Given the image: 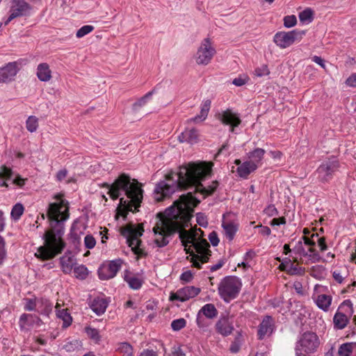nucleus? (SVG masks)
<instances>
[{"mask_svg":"<svg viewBox=\"0 0 356 356\" xmlns=\"http://www.w3.org/2000/svg\"><path fill=\"white\" fill-rule=\"evenodd\" d=\"M191 200L184 195L180 200L165 211V217L161 218L154 227V243L158 248H163L170 242V236L179 233V237L187 254L191 257L193 266L198 269L207 263L211 256L209 243L201 238L198 232L193 229L186 230L192 217L188 211Z\"/></svg>","mask_w":356,"mask_h":356,"instance_id":"obj_1","label":"nucleus"},{"mask_svg":"<svg viewBox=\"0 0 356 356\" xmlns=\"http://www.w3.org/2000/svg\"><path fill=\"white\" fill-rule=\"evenodd\" d=\"M211 174V165L205 162L189 163L181 166L178 172H170L165 179L160 181L154 190L156 201H162L178 190L191 188L194 192L200 193L202 197L214 193L218 186L217 181L204 186L202 181Z\"/></svg>","mask_w":356,"mask_h":356,"instance_id":"obj_2","label":"nucleus"},{"mask_svg":"<svg viewBox=\"0 0 356 356\" xmlns=\"http://www.w3.org/2000/svg\"><path fill=\"white\" fill-rule=\"evenodd\" d=\"M54 199L56 202L49 204L47 213L51 229L43 236L45 245L40 247L35 254L44 260L54 258L65 246L62 236L64 234L63 223L69 218L68 202L63 198L62 194L56 195Z\"/></svg>","mask_w":356,"mask_h":356,"instance_id":"obj_3","label":"nucleus"},{"mask_svg":"<svg viewBox=\"0 0 356 356\" xmlns=\"http://www.w3.org/2000/svg\"><path fill=\"white\" fill-rule=\"evenodd\" d=\"M106 186L111 198L119 199L120 207L131 212L138 210L143 199V190L142 184L138 180L122 173L113 184H106Z\"/></svg>","mask_w":356,"mask_h":356,"instance_id":"obj_4","label":"nucleus"},{"mask_svg":"<svg viewBox=\"0 0 356 356\" xmlns=\"http://www.w3.org/2000/svg\"><path fill=\"white\" fill-rule=\"evenodd\" d=\"M321 341L316 332L306 331L301 334L295 345L296 356H309L318 351Z\"/></svg>","mask_w":356,"mask_h":356,"instance_id":"obj_5","label":"nucleus"},{"mask_svg":"<svg viewBox=\"0 0 356 356\" xmlns=\"http://www.w3.org/2000/svg\"><path fill=\"white\" fill-rule=\"evenodd\" d=\"M241 280L234 275L225 277L221 280L218 286V294L225 302L236 298L241 290Z\"/></svg>","mask_w":356,"mask_h":356,"instance_id":"obj_6","label":"nucleus"},{"mask_svg":"<svg viewBox=\"0 0 356 356\" xmlns=\"http://www.w3.org/2000/svg\"><path fill=\"white\" fill-rule=\"evenodd\" d=\"M144 230L140 227H127L122 229V234L127 238L128 245L131 248L132 251L138 257H143L147 255L146 252L140 248L141 241L140 237L143 235Z\"/></svg>","mask_w":356,"mask_h":356,"instance_id":"obj_7","label":"nucleus"},{"mask_svg":"<svg viewBox=\"0 0 356 356\" xmlns=\"http://www.w3.org/2000/svg\"><path fill=\"white\" fill-rule=\"evenodd\" d=\"M340 167L339 161L336 156H332L324 160L316 169L315 174L317 179L322 183L330 181L334 174L339 170Z\"/></svg>","mask_w":356,"mask_h":356,"instance_id":"obj_8","label":"nucleus"},{"mask_svg":"<svg viewBox=\"0 0 356 356\" xmlns=\"http://www.w3.org/2000/svg\"><path fill=\"white\" fill-rule=\"evenodd\" d=\"M32 10V6L25 0H12L9 9V16L4 22L5 25H8L15 18L30 16Z\"/></svg>","mask_w":356,"mask_h":356,"instance_id":"obj_9","label":"nucleus"},{"mask_svg":"<svg viewBox=\"0 0 356 356\" xmlns=\"http://www.w3.org/2000/svg\"><path fill=\"white\" fill-rule=\"evenodd\" d=\"M344 309V312L349 315H351L353 313V304L350 300H344L339 307L336 313L333 317V326L334 329L336 330H343L344 329L348 323H349L350 318L349 316L341 312V310Z\"/></svg>","mask_w":356,"mask_h":356,"instance_id":"obj_10","label":"nucleus"},{"mask_svg":"<svg viewBox=\"0 0 356 356\" xmlns=\"http://www.w3.org/2000/svg\"><path fill=\"white\" fill-rule=\"evenodd\" d=\"M216 117L222 124L229 127V132L236 134L238 133L237 128L242 122L241 115L238 113L229 108L219 112Z\"/></svg>","mask_w":356,"mask_h":356,"instance_id":"obj_11","label":"nucleus"},{"mask_svg":"<svg viewBox=\"0 0 356 356\" xmlns=\"http://www.w3.org/2000/svg\"><path fill=\"white\" fill-rule=\"evenodd\" d=\"M123 260L116 259L102 264L98 268L99 278L102 280H108L113 278L121 269Z\"/></svg>","mask_w":356,"mask_h":356,"instance_id":"obj_12","label":"nucleus"},{"mask_svg":"<svg viewBox=\"0 0 356 356\" xmlns=\"http://www.w3.org/2000/svg\"><path fill=\"white\" fill-rule=\"evenodd\" d=\"M215 54L216 49L212 47L210 39H204L196 53L195 60L197 64L208 65Z\"/></svg>","mask_w":356,"mask_h":356,"instance_id":"obj_13","label":"nucleus"},{"mask_svg":"<svg viewBox=\"0 0 356 356\" xmlns=\"http://www.w3.org/2000/svg\"><path fill=\"white\" fill-rule=\"evenodd\" d=\"M304 31L293 30L289 32L280 31L274 35V42L280 48L285 49L291 46L296 40L301 39Z\"/></svg>","mask_w":356,"mask_h":356,"instance_id":"obj_14","label":"nucleus"},{"mask_svg":"<svg viewBox=\"0 0 356 356\" xmlns=\"http://www.w3.org/2000/svg\"><path fill=\"white\" fill-rule=\"evenodd\" d=\"M238 220L232 213H227L222 216V227L224 229L226 238L232 241L238 229Z\"/></svg>","mask_w":356,"mask_h":356,"instance_id":"obj_15","label":"nucleus"},{"mask_svg":"<svg viewBox=\"0 0 356 356\" xmlns=\"http://www.w3.org/2000/svg\"><path fill=\"white\" fill-rule=\"evenodd\" d=\"M200 292V289L199 288L193 286H187L178 289L175 293H171L170 300L172 301L178 300L185 302L197 296Z\"/></svg>","mask_w":356,"mask_h":356,"instance_id":"obj_16","label":"nucleus"},{"mask_svg":"<svg viewBox=\"0 0 356 356\" xmlns=\"http://www.w3.org/2000/svg\"><path fill=\"white\" fill-rule=\"evenodd\" d=\"M274 321L272 316H265L258 326V339L263 340L266 337L270 336L274 331Z\"/></svg>","mask_w":356,"mask_h":356,"instance_id":"obj_17","label":"nucleus"},{"mask_svg":"<svg viewBox=\"0 0 356 356\" xmlns=\"http://www.w3.org/2000/svg\"><path fill=\"white\" fill-rule=\"evenodd\" d=\"M19 72L17 62H10L0 67V83L12 81Z\"/></svg>","mask_w":356,"mask_h":356,"instance_id":"obj_18","label":"nucleus"},{"mask_svg":"<svg viewBox=\"0 0 356 356\" xmlns=\"http://www.w3.org/2000/svg\"><path fill=\"white\" fill-rule=\"evenodd\" d=\"M215 327L216 332L222 337L229 336L234 329L232 323L227 317L220 318L216 322Z\"/></svg>","mask_w":356,"mask_h":356,"instance_id":"obj_19","label":"nucleus"},{"mask_svg":"<svg viewBox=\"0 0 356 356\" xmlns=\"http://www.w3.org/2000/svg\"><path fill=\"white\" fill-rule=\"evenodd\" d=\"M37 312L40 315L49 317L53 310V303L44 297L36 298Z\"/></svg>","mask_w":356,"mask_h":356,"instance_id":"obj_20","label":"nucleus"},{"mask_svg":"<svg viewBox=\"0 0 356 356\" xmlns=\"http://www.w3.org/2000/svg\"><path fill=\"white\" fill-rule=\"evenodd\" d=\"M60 262L63 272L65 274H70L76 264V258L67 251L60 257Z\"/></svg>","mask_w":356,"mask_h":356,"instance_id":"obj_21","label":"nucleus"},{"mask_svg":"<svg viewBox=\"0 0 356 356\" xmlns=\"http://www.w3.org/2000/svg\"><path fill=\"white\" fill-rule=\"evenodd\" d=\"M313 300L316 306L325 312L330 311L332 302V297L327 294H318L313 297Z\"/></svg>","mask_w":356,"mask_h":356,"instance_id":"obj_22","label":"nucleus"},{"mask_svg":"<svg viewBox=\"0 0 356 356\" xmlns=\"http://www.w3.org/2000/svg\"><path fill=\"white\" fill-rule=\"evenodd\" d=\"M199 133L196 129H186L178 136V140L181 143H188L190 144L197 143L198 141Z\"/></svg>","mask_w":356,"mask_h":356,"instance_id":"obj_23","label":"nucleus"},{"mask_svg":"<svg viewBox=\"0 0 356 356\" xmlns=\"http://www.w3.org/2000/svg\"><path fill=\"white\" fill-rule=\"evenodd\" d=\"M258 168L257 165L254 164L252 162L248 161L243 162L236 169L238 175L242 179H248V176L254 172Z\"/></svg>","mask_w":356,"mask_h":356,"instance_id":"obj_24","label":"nucleus"},{"mask_svg":"<svg viewBox=\"0 0 356 356\" xmlns=\"http://www.w3.org/2000/svg\"><path fill=\"white\" fill-rule=\"evenodd\" d=\"M34 316L31 314H22L19 318V327L22 332H29L34 324Z\"/></svg>","mask_w":356,"mask_h":356,"instance_id":"obj_25","label":"nucleus"},{"mask_svg":"<svg viewBox=\"0 0 356 356\" xmlns=\"http://www.w3.org/2000/svg\"><path fill=\"white\" fill-rule=\"evenodd\" d=\"M108 305V303L105 298L98 297L91 301L90 306L91 309L99 316L106 312Z\"/></svg>","mask_w":356,"mask_h":356,"instance_id":"obj_26","label":"nucleus"},{"mask_svg":"<svg viewBox=\"0 0 356 356\" xmlns=\"http://www.w3.org/2000/svg\"><path fill=\"white\" fill-rule=\"evenodd\" d=\"M211 105L210 99H204L200 105V112L190 120L194 122H202L206 120Z\"/></svg>","mask_w":356,"mask_h":356,"instance_id":"obj_27","label":"nucleus"},{"mask_svg":"<svg viewBox=\"0 0 356 356\" xmlns=\"http://www.w3.org/2000/svg\"><path fill=\"white\" fill-rule=\"evenodd\" d=\"M36 75L38 79L43 82L49 81L51 78V71L46 63L38 65Z\"/></svg>","mask_w":356,"mask_h":356,"instance_id":"obj_28","label":"nucleus"},{"mask_svg":"<svg viewBox=\"0 0 356 356\" xmlns=\"http://www.w3.org/2000/svg\"><path fill=\"white\" fill-rule=\"evenodd\" d=\"M58 304L56 305V308H58ZM56 317L63 321L62 327L66 328L69 327L72 322V317L70 314L67 312V309H58L56 311Z\"/></svg>","mask_w":356,"mask_h":356,"instance_id":"obj_29","label":"nucleus"},{"mask_svg":"<svg viewBox=\"0 0 356 356\" xmlns=\"http://www.w3.org/2000/svg\"><path fill=\"white\" fill-rule=\"evenodd\" d=\"M199 314L209 319H213L218 316V310L213 304L204 305L198 312Z\"/></svg>","mask_w":356,"mask_h":356,"instance_id":"obj_30","label":"nucleus"},{"mask_svg":"<svg viewBox=\"0 0 356 356\" xmlns=\"http://www.w3.org/2000/svg\"><path fill=\"white\" fill-rule=\"evenodd\" d=\"M244 342L243 332L237 331L236 334L229 346V350L232 353H237L239 352L241 346Z\"/></svg>","mask_w":356,"mask_h":356,"instance_id":"obj_31","label":"nucleus"},{"mask_svg":"<svg viewBox=\"0 0 356 356\" xmlns=\"http://www.w3.org/2000/svg\"><path fill=\"white\" fill-rule=\"evenodd\" d=\"M265 152L266 151L262 148L254 149L248 154V156L250 159L249 161L259 166V163L263 159Z\"/></svg>","mask_w":356,"mask_h":356,"instance_id":"obj_32","label":"nucleus"},{"mask_svg":"<svg viewBox=\"0 0 356 356\" xmlns=\"http://www.w3.org/2000/svg\"><path fill=\"white\" fill-rule=\"evenodd\" d=\"M307 255L304 257L307 258L311 263H318L325 261V259L320 255L319 252L314 248V247H309L306 250Z\"/></svg>","mask_w":356,"mask_h":356,"instance_id":"obj_33","label":"nucleus"},{"mask_svg":"<svg viewBox=\"0 0 356 356\" xmlns=\"http://www.w3.org/2000/svg\"><path fill=\"white\" fill-rule=\"evenodd\" d=\"M124 280L129 286L134 290L140 289L143 283V281L136 275H125Z\"/></svg>","mask_w":356,"mask_h":356,"instance_id":"obj_34","label":"nucleus"},{"mask_svg":"<svg viewBox=\"0 0 356 356\" xmlns=\"http://www.w3.org/2000/svg\"><path fill=\"white\" fill-rule=\"evenodd\" d=\"M13 175L12 170L5 165L0 168V186L8 187L4 179H11Z\"/></svg>","mask_w":356,"mask_h":356,"instance_id":"obj_35","label":"nucleus"},{"mask_svg":"<svg viewBox=\"0 0 356 356\" xmlns=\"http://www.w3.org/2000/svg\"><path fill=\"white\" fill-rule=\"evenodd\" d=\"M24 211V207L22 203L15 204L10 212V218L14 221H17L20 219Z\"/></svg>","mask_w":356,"mask_h":356,"instance_id":"obj_36","label":"nucleus"},{"mask_svg":"<svg viewBox=\"0 0 356 356\" xmlns=\"http://www.w3.org/2000/svg\"><path fill=\"white\" fill-rule=\"evenodd\" d=\"M74 276L79 280H85L89 273L88 268L83 265L81 264L77 266L74 267Z\"/></svg>","mask_w":356,"mask_h":356,"instance_id":"obj_37","label":"nucleus"},{"mask_svg":"<svg viewBox=\"0 0 356 356\" xmlns=\"http://www.w3.org/2000/svg\"><path fill=\"white\" fill-rule=\"evenodd\" d=\"M354 350L355 344L350 343H343L339 348L338 354L339 356H350Z\"/></svg>","mask_w":356,"mask_h":356,"instance_id":"obj_38","label":"nucleus"},{"mask_svg":"<svg viewBox=\"0 0 356 356\" xmlns=\"http://www.w3.org/2000/svg\"><path fill=\"white\" fill-rule=\"evenodd\" d=\"M85 332L87 336L93 340L95 343H98L100 341L101 336L99 330L96 328L92 327L91 326H86L85 327Z\"/></svg>","mask_w":356,"mask_h":356,"instance_id":"obj_39","label":"nucleus"},{"mask_svg":"<svg viewBox=\"0 0 356 356\" xmlns=\"http://www.w3.org/2000/svg\"><path fill=\"white\" fill-rule=\"evenodd\" d=\"M26 127L29 131L35 132L38 127V119L33 115L29 116L26 121Z\"/></svg>","mask_w":356,"mask_h":356,"instance_id":"obj_40","label":"nucleus"},{"mask_svg":"<svg viewBox=\"0 0 356 356\" xmlns=\"http://www.w3.org/2000/svg\"><path fill=\"white\" fill-rule=\"evenodd\" d=\"M82 343L81 341L78 339H73L70 341L67 342L64 346L63 348L67 352H73L76 350H79L81 348Z\"/></svg>","mask_w":356,"mask_h":356,"instance_id":"obj_41","label":"nucleus"},{"mask_svg":"<svg viewBox=\"0 0 356 356\" xmlns=\"http://www.w3.org/2000/svg\"><path fill=\"white\" fill-rule=\"evenodd\" d=\"M300 21L305 24H309L313 20V12L310 8H307L299 13Z\"/></svg>","mask_w":356,"mask_h":356,"instance_id":"obj_42","label":"nucleus"},{"mask_svg":"<svg viewBox=\"0 0 356 356\" xmlns=\"http://www.w3.org/2000/svg\"><path fill=\"white\" fill-rule=\"evenodd\" d=\"M303 243L304 241L301 237L300 239L296 243L294 248H293V252L295 254L299 255L301 257H304L305 255H307L306 250L304 248Z\"/></svg>","mask_w":356,"mask_h":356,"instance_id":"obj_43","label":"nucleus"},{"mask_svg":"<svg viewBox=\"0 0 356 356\" xmlns=\"http://www.w3.org/2000/svg\"><path fill=\"white\" fill-rule=\"evenodd\" d=\"M118 350L122 355V356H132L133 355L132 347L128 343L124 342V343H120L118 347Z\"/></svg>","mask_w":356,"mask_h":356,"instance_id":"obj_44","label":"nucleus"},{"mask_svg":"<svg viewBox=\"0 0 356 356\" xmlns=\"http://www.w3.org/2000/svg\"><path fill=\"white\" fill-rule=\"evenodd\" d=\"M270 74V70L266 64H263L259 67L255 68L254 71V74L257 77H262L264 76H267Z\"/></svg>","mask_w":356,"mask_h":356,"instance_id":"obj_45","label":"nucleus"},{"mask_svg":"<svg viewBox=\"0 0 356 356\" xmlns=\"http://www.w3.org/2000/svg\"><path fill=\"white\" fill-rule=\"evenodd\" d=\"M186 325V321L180 318L178 319L173 320L171 323V327L174 331H179L183 329Z\"/></svg>","mask_w":356,"mask_h":356,"instance_id":"obj_46","label":"nucleus"},{"mask_svg":"<svg viewBox=\"0 0 356 356\" xmlns=\"http://www.w3.org/2000/svg\"><path fill=\"white\" fill-rule=\"evenodd\" d=\"M94 30V26L92 25H84L81 27L76 33V36L78 38H83L87 34L90 33Z\"/></svg>","mask_w":356,"mask_h":356,"instance_id":"obj_47","label":"nucleus"},{"mask_svg":"<svg viewBox=\"0 0 356 356\" xmlns=\"http://www.w3.org/2000/svg\"><path fill=\"white\" fill-rule=\"evenodd\" d=\"M36 298H27L26 299V303L24 305V310L28 312H37V302Z\"/></svg>","mask_w":356,"mask_h":356,"instance_id":"obj_48","label":"nucleus"},{"mask_svg":"<svg viewBox=\"0 0 356 356\" xmlns=\"http://www.w3.org/2000/svg\"><path fill=\"white\" fill-rule=\"evenodd\" d=\"M288 272L291 275H304L305 270V268L300 267L298 265H294L293 264H292L288 268Z\"/></svg>","mask_w":356,"mask_h":356,"instance_id":"obj_49","label":"nucleus"},{"mask_svg":"<svg viewBox=\"0 0 356 356\" xmlns=\"http://www.w3.org/2000/svg\"><path fill=\"white\" fill-rule=\"evenodd\" d=\"M96 245L95 238L91 235L88 234L84 238V245L87 249H92Z\"/></svg>","mask_w":356,"mask_h":356,"instance_id":"obj_50","label":"nucleus"},{"mask_svg":"<svg viewBox=\"0 0 356 356\" xmlns=\"http://www.w3.org/2000/svg\"><path fill=\"white\" fill-rule=\"evenodd\" d=\"M297 23V19L295 15H288L284 18V25L286 28L294 26Z\"/></svg>","mask_w":356,"mask_h":356,"instance_id":"obj_51","label":"nucleus"},{"mask_svg":"<svg viewBox=\"0 0 356 356\" xmlns=\"http://www.w3.org/2000/svg\"><path fill=\"white\" fill-rule=\"evenodd\" d=\"M315 237L317 238H318V234H313L311 238L308 237L307 236H302V239L303 240L305 245H307L308 247H315Z\"/></svg>","mask_w":356,"mask_h":356,"instance_id":"obj_52","label":"nucleus"},{"mask_svg":"<svg viewBox=\"0 0 356 356\" xmlns=\"http://www.w3.org/2000/svg\"><path fill=\"white\" fill-rule=\"evenodd\" d=\"M6 242L2 236H0V265L6 257V250L5 248Z\"/></svg>","mask_w":356,"mask_h":356,"instance_id":"obj_53","label":"nucleus"},{"mask_svg":"<svg viewBox=\"0 0 356 356\" xmlns=\"http://www.w3.org/2000/svg\"><path fill=\"white\" fill-rule=\"evenodd\" d=\"M27 181H28V179L23 178L20 175H17L15 177V178L13 179V184L19 188H22L26 184V182Z\"/></svg>","mask_w":356,"mask_h":356,"instance_id":"obj_54","label":"nucleus"},{"mask_svg":"<svg viewBox=\"0 0 356 356\" xmlns=\"http://www.w3.org/2000/svg\"><path fill=\"white\" fill-rule=\"evenodd\" d=\"M209 240L213 246H217L220 242L218 234L216 232H212L209 234Z\"/></svg>","mask_w":356,"mask_h":356,"instance_id":"obj_55","label":"nucleus"},{"mask_svg":"<svg viewBox=\"0 0 356 356\" xmlns=\"http://www.w3.org/2000/svg\"><path fill=\"white\" fill-rule=\"evenodd\" d=\"M196 323L200 328H204L207 326V323L205 321L204 316L197 313L196 317Z\"/></svg>","mask_w":356,"mask_h":356,"instance_id":"obj_56","label":"nucleus"},{"mask_svg":"<svg viewBox=\"0 0 356 356\" xmlns=\"http://www.w3.org/2000/svg\"><path fill=\"white\" fill-rule=\"evenodd\" d=\"M170 356H186V354L180 346H173Z\"/></svg>","mask_w":356,"mask_h":356,"instance_id":"obj_57","label":"nucleus"},{"mask_svg":"<svg viewBox=\"0 0 356 356\" xmlns=\"http://www.w3.org/2000/svg\"><path fill=\"white\" fill-rule=\"evenodd\" d=\"M317 243L321 252H325L327 249V245L324 237H318Z\"/></svg>","mask_w":356,"mask_h":356,"instance_id":"obj_58","label":"nucleus"},{"mask_svg":"<svg viewBox=\"0 0 356 356\" xmlns=\"http://www.w3.org/2000/svg\"><path fill=\"white\" fill-rule=\"evenodd\" d=\"M229 147V145L228 144V142L225 143L222 145V147L220 148V149L218 150L216 156H218L220 154H225V156H229V154L228 152Z\"/></svg>","mask_w":356,"mask_h":356,"instance_id":"obj_59","label":"nucleus"},{"mask_svg":"<svg viewBox=\"0 0 356 356\" xmlns=\"http://www.w3.org/2000/svg\"><path fill=\"white\" fill-rule=\"evenodd\" d=\"M193 274L190 270H187L181 273L180 280L186 282H189L193 279Z\"/></svg>","mask_w":356,"mask_h":356,"instance_id":"obj_60","label":"nucleus"},{"mask_svg":"<svg viewBox=\"0 0 356 356\" xmlns=\"http://www.w3.org/2000/svg\"><path fill=\"white\" fill-rule=\"evenodd\" d=\"M332 276L334 280L339 284H341L344 280V277L341 275L339 270H335L333 271Z\"/></svg>","mask_w":356,"mask_h":356,"instance_id":"obj_61","label":"nucleus"},{"mask_svg":"<svg viewBox=\"0 0 356 356\" xmlns=\"http://www.w3.org/2000/svg\"><path fill=\"white\" fill-rule=\"evenodd\" d=\"M266 213L269 216H274L277 215L278 211L273 204H270L266 209Z\"/></svg>","mask_w":356,"mask_h":356,"instance_id":"obj_62","label":"nucleus"},{"mask_svg":"<svg viewBox=\"0 0 356 356\" xmlns=\"http://www.w3.org/2000/svg\"><path fill=\"white\" fill-rule=\"evenodd\" d=\"M67 170L66 169H62L59 170L56 174V179L59 181H63L65 179L67 175Z\"/></svg>","mask_w":356,"mask_h":356,"instance_id":"obj_63","label":"nucleus"},{"mask_svg":"<svg viewBox=\"0 0 356 356\" xmlns=\"http://www.w3.org/2000/svg\"><path fill=\"white\" fill-rule=\"evenodd\" d=\"M346 83L350 87H356V73L350 76L346 79Z\"/></svg>","mask_w":356,"mask_h":356,"instance_id":"obj_64","label":"nucleus"}]
</instances>
